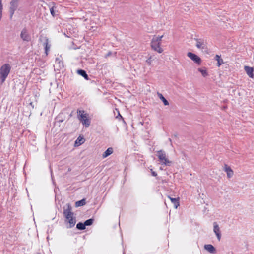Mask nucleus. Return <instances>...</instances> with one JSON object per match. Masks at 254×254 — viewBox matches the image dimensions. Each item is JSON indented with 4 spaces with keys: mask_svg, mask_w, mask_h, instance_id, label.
Returning a JSON list of instances; mask_svg holds the SVG:
<instances>
[{
    "mask_svg": "<svg viewBox=\"0 0 254 254\" xmlns=\"http://www.w3.org/2000/svg\"><path fill=\"white\" fill-rule=\"evenodd\" d=\"M244 69L247 75L250 77L253 78L254 77V69L253 67H249L248 66H245Z\"/></svg>",
    "mask_w": 254,
    "mask_h": 254,
    "instance_id": "obj_13",
    "label": "nucleus"
},
{
    "mask_svg": "<svg viewBox=\"0 0 254 254\" xmlns=\"http://www.w3.org/2000/svg\"><path fill=\"white\" fill-rule=\"evenodd\" d=\"M151 58L150 57V58H149L148 60H147L146 61V62L149 64H151Z\"/></svg>",
    "mask_w": 254,
    "mask_h": 254,
    "instance_id": "obj_27",
    "label": "nucleus"
},
{
    "mask_svg": "<svg viewBox=\"0 0 254 254\" xmlns=\"http://www.w3.org/2000/svg\"><path fill=\"white\" fill-rule=\"evenodd\" d=\"M64 215L65 218V221L68 223L67 228H72L75 225L76 219L74 214L72 212L71 207L69 204H67L64 209Z\"/></svg>",
    "mask_w": 254,
    "mask_h": 254,
    "instance_id": "obj_1",
    "label": "nucleus"
},
{
    "mask_svg": "<svg viewBox=\"0 0 254 254\" xmlns=\"http://www.w3.org/2000/svg\"><path fill=\"white\" fill-rule=\"evenodd\" d=\"M215 60L217 62V64L218 67L224 63L223 59L221 58V56L218 55H216L215 56Z\"/></svg>",
    "mask_w": 254,
    "mask_h": 254,
    "instance_id": "obj_18",
    "label": "nucleus"
},
{
    "mask_svg": "<svg viewBox=\"0 0 254 254\" xmlns=\"http://www.w3.org/2000/svg\"><path fill=\"white\" fill-rule=\"evenodd\" d=\"M78 118L82 124L86 127H88L90 124L89 115L83 110H78Z\"/></svg>",
    "mask_w": 254,
    "mask_h": 254,
    "instance_id": "obj_2",
    "label": "nucleus"
},
{
    "mask_svg": "<svg viewBox=\"0 0 254 254\" xmlns=\"http://www.w3.org/2000/svg\"><path fill=\"white\" fill-rule=\"evenodd\" d=\"M157 95L160 99L163 102L165 105L167 106L169 105L168 101L164 97L162 94L158 93Z\"/></svg>",
    "mask_w": 254,
    "mask_h": 254,
    "instance_id": "obj_19",
    "label": "nucleus"
},
{
    "mask_svg": "<svg viewBox=\"0 0 254 254\" xmlns=\"http://www.w3.org/2000/svg\"><path fill=\"white\" fill-rule=\"evenodd\" d=\"M213 232L215 234L218 240L219 241L221 238L220 227L216 222L213 223Z\"/></svg>",
    "mask_w": 254,
    "mask_h": 254,
    "instance_id": "obj_9",
    "label": "nucleus"
},
{
    "mask_svg": "<svg viewBox=\"0 0 254 254\" xmlns=\"http://www.w3.org/2000/svg\"><path fill=\"white\" fill-rule=\"evenodd\" d=\"M113 152V149L112 147L108 148L103 154L102 157L105 158L112 154Z\"/></svg>",
    "mask_w": 254,
    "mask_h": 254,
    "instance_id": "obj_17",
    "label": "nucleus"
},
{
    "mask_svg": "<svg viewBox=\"0 0 254 254\" xmlns=\"http://www.w3.org/2000/svg\"><path fill=\"white\" fill-rule=\"evenodd\" d=\"M187 56L197 65H200L202 62L201 58L197 55L189 52L187 54Z\"/></svg>",
    "mask_w": 254,
    "mask_h": 254,
    "instance_id": "obj_6",
    "label": "nucleus"
},
{
    "mask_svg": "<svg viewBox=\"0 0 254 254\" xmlns=\"http://www.w3.org/2000/svg\"><path fill=\"white\" fill-rule=\"evenodd\" d=\"M11 70V66L8 64H5L0 68V79L3 83L7 77Z\"/></svg>",
    "mask_w": 254,
    "mask_h": 254,
    "instance_id": "obj_4",
    "label": "nucleus"
},
{
    "mask_svg": "<svg viewBox=\"0 0 254 254\" xmlns=\"http://www.w3.org/2000/svg\"><path fill=\"white\" fill-rule=\"evenodd\" d=\"M50 12H51V14L54 16L56 14H55V10H54V7H52L51 9H50Z\"/></svg>",
    "mask_w": 254,
    "mask_h": 254,
    "instance_id": "obj_25",
    "label": "nucleus"
},
{
    "mask_svg": "<svg viewBox=\"0 0 254 254\" xmlns=\"http://www.w3.org/2000/svg\"><path fill=\"white\" fill-rule=\"evenodd\" d=\"M196 46L197 48L202 50V52L208 53V50L206 43L202 40L199 39L196 41Z\"/></svg>",
    "mask_w": 254,
    "mask_h": 254,
    "instance_id": "obj_7",
    "label": "nucleus"
},
{
    "mask_svg": "<svg viewBox=\"0 0 254 254\" xmlns=\"http://www.w3.org/2000/svg\"><path fill=\"white\" fill-rule=\"evenodd\" d=\"M150 171L151 172L152 176H157V173L153 171L152 169H150Z\"/></svg>",
    "mask_w": 254,
    "mask_h": 254,
    "instance_id": "obj_26",
    "label": "nucleus"
},
{
    "mask_svg": "<svg viewBox=\"0 0 254 254\" xmlns=\"http://www.w3.org/2000/svg\"><path fill=\"white\" fill-rule=\"evenodd\" d=\"M77 73L82 76L83 77H84L85 78V79H86V80H88V75L87 74H86V72L84 71V70H78L77 71Z\"/></svg>",
    "mask_w": 254,
    "mask_h": 254,
    "instance_id": "obj_21",
    "label": "nucleus"
},
{
    "mask_svg": "<svg viewBox=\"0 0 254 254\" xmlns=\"http://www.w3.org/2000/svg\"><path fill=\"white\" fill-rule=\"evenodd\" d=\"M18 0H12L10 2V12L11 17L13 15L18 6Z\"/></svg>",
    "mask_w": 254,
    "mask_h": 254,
    "instance_id": "obj_10",
    "label": "nucleus"
},
{
    "mask_svg": "<svg viewBox=\"0 0 254 254\" xmlns=\"http://www.w3.org/2000/svg\"><path fill=\"white\" fill-rule=\"evenodd\" d=\"M20 37L23 41L26 42H29L31 39L30 35L29 34L27 30L26 29H23L21 31Z\"/></svg>",
    "mask_w": 254,
    "mask_h": 254,
    "instance_id": "obj_8",
    "label": "nucleus"
},
{
    "mask_svg": "<svg viewBox=\"0 0 254 254\" xmlns=\"http://www.w3.org/2000/svg\"><path fill=\"white\" fill-rule=\"evenodd\" d=\"M198 71L201 73L202 76L204 77H206L208 75L207 69L205 67L198 68Z\"/></svg>",
    "mask_w": 254,
    "mask_h": 254,
    "instance_id": "obj_16",
    "label": "nucleus"
},
{
    "mask_svg": "<svg viewBox=\"0 0 254 254\" xmlns=\"http://www.w3.org/2000/svg\"><path fill=\"white\" fill-rule=\"evenodd\" d=\"M85 204V199H82L81 200L78 201L76 202V203H75L76 207L82 206H83Z\"/></svg>",
    "mask_w": 254,
    "mask_h": 254,
    "instance_id": "obj_22",
    "label": "nucleus"
},
{
    "mask_svg": "<svg viewBox=\"0 0 254 254\" xmlns=\"http://www.w3.org/2000/svg\"><path fill=\"white\" fill-rule=\"evenodd\" d=\"M224 170L226 172L228 178H230L233 176V171L229 166L225 165Z\"/></svg>",
    "mask_w": 254,
    "mask_h": 254,
    "instance_id": "obj_14",
    "label": "nucleus"
},
{
    "mask_svg": "<svg viewBox=\"0 0 254 254\" xmlns=\"http://www.w3.org/2000/svg\"><path fill=\"white\" fill-rule=\"evenodd\" d=\"M76 227L79 230H84L85 229V226L84 224L80 222L77 224Z\"/></svg>",
    "mask_w": 254,
    "mask_h": 254,
    "instance_id": "obj_23",
    "label": "nucleus"
},
{
    "mask_svg": "<svg viewBox=\"0 0 254 254\" xmlns=\"http://www.w3.org/2000/svg\"><path fill=\"white\" fill-rule=\"evenodd\" d=\"M93 220L92 219H88L85 221L84 223L85 226H90L93 223Z\"/></svg>",
    "mask_w": 254,
    "mask_h": 254,
    "instance_id": "obj_24",
    "label": "nucleus"
},
{
    "mask_svg": "<svg viewBox=\"0 0 254 254\" xmlns=\"http://www.w3.org/2000/svg\"><path fill=\"white\" fill-rule=\"evenodd\" d=\"M163 36H154L151 41V47L156 51L159 53L163 52V49L161 47V43Z\"/></svg>",
    "mask_w": 254,
    "mask_h": 254,
    "instance_id": "obj_3",
    "label": "nucleus"
},
{
    "mask_svg": "<svg viewBox=\"0 0 254 254\" xmlns=\"http://www.w3.org/2000/svg\"><path fill=\"white\" fill-rule=\"evenodd\" d=\"M168 198L170 199V200H171V202L174 204V207L176 209H177L178 207V206L180 205L179 198H171L170 196H168Z\"/></svg>",
    "mask_w": 254,
    "mask_h": 254,
    "instance_id": "obj_15",
    "label": "nucleus"
},
{
    "mask_svg": "<svg viewBox=\"0 0 254 254\" xmlns=\"http://www.w3.org/2000/svg\"><path fill=\"white\" fill-rule=\"evenodd\" d=\"M43 45L45 48V54L46 55H47L51 48V44H50L49 40L47 38H44Z\"/></svg>",
    "mask_w": 254,
    "mask_h": 254,
    "instance_id": "obj_12",
    "label": "nucleus"
},
{
    "mask_svg": "<svg viewBox=\"0 0 254 254\" xmlns=\"http://www.w3.org/2000/svg\"><path fill=\"white\" fill-rule=\"evenodd\" d=\"M157 156H158L160 163L166 166H170L171 162L167 158L164 151L160 150L157 152Z\"/></svg>",
    "mask_w": 254,
    "mask_h": 254,
    "instance_id": "obj_5",
    "label": "nucleus"
},
{
    "mask_svg": "<svg viewBox=\"0 0 254 254\" xmlns=\"http://www.w3.org/2000/svg\"><path fill=\"white\" fill-rule=\"evenodd\" d=\"M205 250L211 254H215L217 251L216 248L211 244H206L204 246Z\"/></svg>",
    "mask_w": 254,
    "mask_h": 254,
    "instance_id": "obj_11",
    "label": "nucleus"
},
{
    "mask_svg": "<svg viewBox=\"0 0 254 254\" xmlns=\"http://www.w3.org/2000/svg\"><path fill=\"white\" fill-rule=\"evenodd\" d=\"M84 142V139L83 137L79 136L76 139L75 142V144L76 146H79L82 144H83Z\"/></svg>",
    "mask_w": 254,
    "mask_h": 254,
    "instance_id": "obj_20",
    "label": "nucleus"
}]
</instances>
